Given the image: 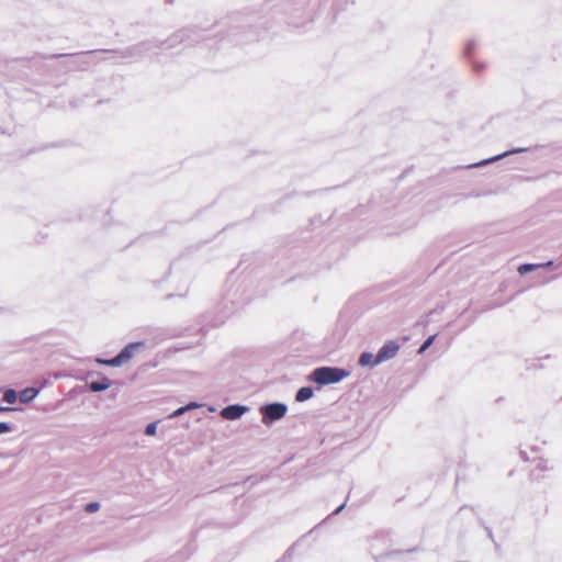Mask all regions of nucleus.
<instances>
[{
    "mask_svg": "<svg viewBox=\"0 0 562 562\" xmlns=\"http://www.w3.org/2000/svg\"><path fill=\"white\" fill-rule=\"evenodd\" d=\"M19 408L16 407H10V406H2V412H13V411H18Z\"/></svg>",
    "mask_w": 562,
    "mask_h": 562,
    "instance_id": "24",
    "label": "nucleus"
},
{
    "mask_svg": "<svg viewBox=\"0 0 562 562\" xmlns=\"http://www.w3.org/2000/svg\"><path fill=\"white\" fill-rule=\"evenodd\" d=\"M111 386V381L106 376H102L100 380L91 381L89 383V390L93 393L102 392Z\"/></svg>",
    "mask_w": 562,
    "mask_h": 562,
    "instance_id": "9",
    "label": "nucleus"
},
{
    "mask_svg": "<svg viewBox=\"0 0 562 562\" xmlns=\"http://www.w3.org/2000/svg\"><path fill=\"white\" fill-rule=\"evenodd\" d=\"M95 361L98 363H100V364H103V366H110V367H120V366H122L116 356L111 358V359L97 358Z\"/></svg>",
    "mask_w": 562,
    "mask_h": 562,
    "instance_id": "14",
    "label": "nucleus"
},
{
    "mask_svg": "<svg viewBox=\"0 0 562 562\" xmlns=\"http://www.w3.org/2000/svg\"><path fill=\"white\" fill-rule=\"evenodd\" d=\"M484 69V64L482 63H473V70L480 72Z\"/></svg>",
    "mask_w": 562,
    "mask_h": 562,
    "instance_id": "22",
    "label": "nucleus"
},
{
    "mask_svg": "<svg viewBox=\"0 0 562 562\" xmlns=\"http://www.w3.org/2000/svg\"><path fill=\"white\" fill-rule=\"evenodd\" d=\"M100 509V503L91 502L85 506V510L89 514L95 513Z\"/></svg>",
    "mask_w": 562,
    "mask_h": 562,
    "instance_id": "16",
    "label": "nucleus"
},
{
    "mask_svg": "<svg viewBox=\"0 0 562 562\" xmlns=\"http://www.w3.org/2000/svg\"><path fill=\"white\" fill-rule=\"evenodd\" d=\"M487 533H488L490 538H493V533H492V531L490 529H487Z\"/></svg>",
    "mask_w": 562,
    "mask_h": 562,
    "instance_id": "26",
    "label": "nucleus"
},
{
    "mask_svg": "<svg viewBox=\"0 0 562 562\" xmlns=\"http://www.w3.org/2000/svg\"><path fill=\"white\" fill-rule=\"evenodd\" d=\"M552 265H553V261H551V260L543 265L524 263L518 267V272L520 274H526L528 272H531L532 270H535L538 267H550Z\"/></svg>",
    "mask_w": 562,
    "mask_h": 562,
    "instance_id": "12",
    "label": "nucleus"
},
{
    "mask_svg": "<svg viewBox=\"0 0 562 562\" xmlns=\"http://www.w3.org/2000/svg\"><path fill=\"white\" fill-rule=\"evenodd\" d=\"M40 393V390L36 387H25L19 393L20 402L23 404L31 403Z\"/></svg>",
    "mask_w": 562,
    "mask_h": 562,
    "instance_id": "8",
    "label": "nucleus"
},
{
    "mask_svg": "<svg viewBox=\"0 0 562 562\" xmlns=\"http://www.w3.org/2000/svg\"><path fill=\"white\" fill-rule=\"evenodd\" d=\"M527 150H528L527 148H520V147L519 148H514V149L507 150V151H505L503 154L496 155L494 157L481 160V161L475 162V164H471V165L468 166V168L483 167V166H486V165L492 164L494 161L501 160L502 158L507 157L509 155H514V154H518V153H524V151H527Z\"/></svg>",
    "mask_w": 562,
    "mask_h": 562,
    "instance_id": "6",
    "label": "nucleus"
},
{
    "mask_svg": "<svg viewBox=\"0 0 562 562\" xmlns=\"http://www.w3.org/2000/svg\"><path fill=\"white\" fill-rule=\"evenodd\" d=\"M157 431V422L149 423L145 428V435L147 436H154Z\"/></svg>",
    "mask_w": 562,
    "mask_h": 562,
    "instance_id": "17",
    "label": "nucleus"
},
{
    "mask_svg": "<svg viewBox=\"0 0 562 562\" xmlns=\"http://www.w3.org/2000/svg\"><path fill=\"white\" fill-rule=\"evenodd\" d=\"M435 338H436V335H431V336H429V337H428V338H427V339L422 344V346L419 347V349H418V353H419V355H420V353H424V352H425V351H426V350H427V349L432 345V342H434Z\"/></svg>",
    "mask_w": 562,
    "mask_h": 562,
    "instance_id": "15",
    "label": "nucleus"
},
{
    "mask_svg": "<svg viewBox=\"0 0 562 562\" xmlns=\"http://www.w3.org/2000/svg\"><path fill=\"white\" fill-rule=\"evenodd\" d=\"M187 411H186V407L184 406H181L179 407L178 409H176L175 412H172L170 415H169V418H176V417H179L181 416L182 414H184Z\"/></svg>",
    "mask_w": 562,
    "mask_h": 562,
    "instance_id": "20",
    "label": "nucleus"
},
{
    "mask_svg": "<svg viewBox=\"0 0 562 562\" xmlns=\"http://www.w3.org/2000/svg\"><path fill=\"white\" fill-rule=\"evenodd\" d=\"M142 347H144V342L142 341H136V342H130L128 345H126L117 355V359L119 361L121 362V364H123L124 362L128 361L130 359H132L134 352L138 349H140Z\"/></svg>",
    "mask_w": 562,
    "mask_h": 562,
    "instance_id": "7",
    "label": "nucleus"
},
{
    "mask_svg": "<svg viewBox=\"0 0 562 562\" xmlns=\"http://www.w3.org/2000/svg\"><path fill=\"white\" fill-rule=\"evenodd\" d=\"M345 508V504H341L339 507H337L335 510H334V515H338L342 509Z\"/></svg>",
    "mask_w": 562,
    "mask_h": 562,
    "instance_id": "25",
    "label": "nucleus"
},
{
    "mask_svg": "<svg viewBox=\"0 0 562 562\" xmlns=\"http://www.w3.org/2000/svg\"><path fill=\"white\" fill-rule=\"evenodd\" d=\"M375 357L371 352H362L359 357V364L361 367H375L379 363L374 362Z\"/></svg>",
    "mask_w": 562,
    "mask_h": 562,
    "instance_id": "11",
    "label": "nucleus"
},
{
    "mask_svg": "<svg viewBox=\"0 0 562 562\" xmlns=\"http://www.w3.org/2000/svg\"><path fill=\"white\" fill-rule=\"evenodd\" d=\"M199 406H200V404H198L195 402H190L187 405H184L187 412L198 408Z\"/></svg>",
    "mask_w": 562,
    "mask_h": 562,
    "instance_id": "21",
    "label": "nucleus"
},
{
    "mask_svg": "<svg viewBox=\"0 0 562 562\" xmlns=\"http://www.w3.org/2000/svg\"><path fill=\"white\" fill-rule=\"evenodd\" d=\"M349 375V371L338 367H318L314 369L310 379L318 385L335 384Z\"/></svg>",
    "mask_w": 562,
    "mask_h": 562,
    "instance_id": "1",
    "label": "nucleus"
},
{
    "mask_svg": "<svg viewBox=\"0 0 562 562\" xmlns=\"http://www.w3.org/2000/svg\"><path fill=\"white\" fill-rule=\"evenodd\" d=\"M288 406L281 402L269 403L260 407L262 415V423L267 426L272 425L274 422L280 420L285 416Z\"/></svg>",
    "mask_w": 562,
    "mask_h": 562,
    "instance_id": "2",
    "label": "nucleus"
},
{
    "mask_svg": "<svg viewBox=\"0 0 562 562\" xmlns=\"http://www.w3.org/2000/svg\"><path fill=\"white\" fill-rule=\"evenodd\" d=\"M201 37L200 30L193 27L182 29L170 37L168 47H173L183 42L192 44L198 42Z\"/></svg>",
    "mask_w": 562,
    "mask_h": 562,
    "instance_id": "3",
    "label": "nucleus"
},
{
    "mask_svg": "<svg viewBox=\"0 0 562 562\" xmlns=\"http://www.w3.org/2000/svg\"><path fill=\"white\" fill-rule=\"evenodd\" d=\"M475 47H476L475 41L468 42V44L465 46V55L471 56L473 54Z\"/></svg>",
    "mask_w": 562,
    "mask_h": 562,
    "instance_id": "18",
    "label": "nucleus"
},
{
    "mask_svg": "<svg viewBox=\"0 0 562 562\" xmlns=\"http://www.w3.org/2000/svg\"><path fill=\"white\" fill-rule=\"evenodd\" d=\"M398 350L400 345L394 340H390L379 349L374 362L382 363L384 361L393 359L397 355Z\"/></svg>",
    "mask_w": 562,
    "mask_h": 562,
    "instance_id": "4",
    "label": "nucleus"
},
{
    "mask_svg": "<svg viewBox=\"0 0 562 562\" xmlns=\"http://www.w3.org/2000/svg\"><path fill=\"white\" fill-rule=\"evenodd\" d=\"M18 394L13 389H7L3 393V401L8 404H14L16 402Z\"/></svg>",
    "mask_w": 562,
    "mask_h": 562,
    "instance_id": "13",
    "label": "nucleus"
},
{
    "mask_svg": "<svg viewBox=\"0 0 562 562\" xmlns=\"http://www.w3.org/2000/svg\"><path fill=\"white\" fill-rule=\"evenodd\" d=\"M314 395V391L311 386H303L297 390L295 394V401L296 402H305L310 398H312Z\"/></svg>",
    "mask_w": 562,
    "mask_h": 562,
    "instance_id": "10",
    "label": "nucleus"
},
{
    "mask_svg": "<svg viewBox=\"0 0 562 562\" xmlns=\"http://www.w3.org/2000/svg\"><path fill=\"white\" fill-rule=\"evenodd\" d=\"M12 430V426L5 422H0V435L10 432Z\"/></svg>",
    "mask_w": 562,
    "mask_h": 562,
    "instance_id": "19",
    "label": "nucleus"
},
{
    "mask_svg": "<svg viewBox=\"0 0 562 562\" xmlns=\"http://www.w3.org/2000/svg\"><path fill=\"white\" fill-rule=\"evenodd\" d=\"M537 469H540L541 471L542 470H547L548 469V465H547V462L540 460L538 463H537Z\"/></svg>",
    "mask_w": 562,
    "mask_h": 562,
    "instance_id": "23",
    "label": "nucleus"
},
{
    "mask_svg": "<svg viewBox=\"0 0 562 562\" xmlns=\"http://www.w3.org/2000/svg\"><path fill=\"white\" fill-rule=\"evenodd\" d=\"M247 411L248 407L245 405L233 404L224 407L221 412V416L227 420H236L240 418Z\"/></svg>",
    "mask_w": 562,
    "mask_h": 562,
    "instance_id": "5",
    "label": "nucleus"
}]
</instances>
